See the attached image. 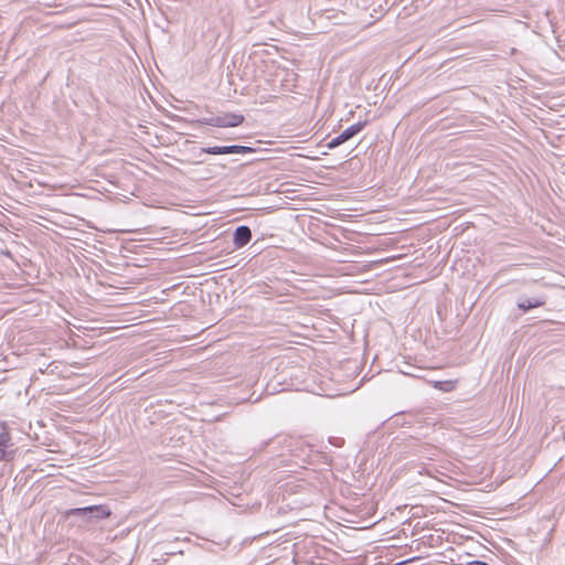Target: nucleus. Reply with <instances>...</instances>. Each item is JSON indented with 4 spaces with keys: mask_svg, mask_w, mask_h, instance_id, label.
Instances as JSON below:
<instances>
[{
    "mask_svg": "<svg viewBox=\"0 0 565 565\" xmlns=\"http://www.w3.org/2000/svg\"><path fill=\"white\" fill-rule=\"evenodd\" d=\"M111 514L110 509L106 504L87 505L83 508L68 509L64 512L65 518L76 516L84 522H96Z\"/></svg>",
    "mask_w": 565,
    "mask_h": 565,
    "instance_id": "obj_1",
    "label": "nucleus"
},
{
    "mask_svg": "<svg viewBox=\"0 0 565 565\" xmlns=\"http://www.w3.org/2000/svg\"><path fill=\"white\" fill-rule=\"evenodd\" d=\"M291 456L305 467L306 465L316 466L318 463L329 465L328 457L324 454L316 451L310 445L297 441L291 448Z\"/></svg>",
    "mask_w": 565,
    "mask_h": 565,
    "instance_id": "obj_2",
    "label": "nucleus"
},
{
    "mask_svg": "<svg viewBox=\"0 0 565 565\" xmlns=\"http://www.w3.org/2000/svg\"><path fill=\"white\" fill-rule=\"evenodd\" d=\"M405 452L419 459L434 460L439 456L440 450L433 444L411 436L405 443Z\"/></svg>",
    "mask_w": 565,
    "mask_h": 565,
    "instance_id": "obj_3",
    "label": "nucleus"
},
{
    "mask_svg": "<svg viewBox=\"0 0 565 565\" xmlns=\"http://www.w3.org/2000/svg\"><path fill=\"white\" fill-rule=\"evenodd\" d=\"M244 116L241 114H224L222 116H211L199 118L195 121L201 125H207L212 127H237L244 122Z\"/></svg>",
    "mask_w": 565,
    "mask_h": 565,
    "instance_id": "obj_4",
    "label": "nucleus"
},
{
    "mask_svg": "<svg viewBox=\"0 0 565 565\" xmlns=\"http://www.w3.org/2000/svg\"><path fill=\"white\" fill-rule=\"evenodd\" d=\"M15 452L10 428L6 422L0 420V461L13 460Z\"/></svg>",
    "mask_w": 565,
    "mask_h": 565,
    "instance_id": "obj_5",
    "label": "nucleus"
},
{
    "mask_svg": "<svg viewBox=\"0 0 565 565\" xmlns=\"http://www.w3.org/2000/svg\"><path fill=\"white\" fill-rule=\"evenodd\" d=\"M367 124H369L367 120H363V121H358V122L351 125L350 127L344 129L340 135L332 138L327 143V148L331 150V149L339 147L340 145H343L344 142L349 141L350 139L355 137L358 134H360L366 127Z\"/></svg>",
    "mask_w": 565,
    "mask_h": 565,
    "instance_id": "obj_6",
    "label": "nucleus"
},
{
    "mask_svg": "<svg viewBox=\"0 0 565 565\" xmlns=\"http://www.w3.org/2000/svg\"><path fill=\"white\" fill-rule=\"evenodd\" d=\"M252 239V231L247 225H239L233 233V244L236 249L243 248Z\"/></svg>",
    "mask_w": 565,
    "mask_h": 565,
    "instance_id": "obj_7",
    "label": "nucleus"
},
{
    "mask_svg": "<svg viewBox=\"0 0 565 565\" xmlns=\"http://www.w3.org/2000/svg\"><path fill=\"white\" fill-rule=\"evenodd\" d=\"M545 303H546V296L540 295V296H535L532 298L520 297L516 306L521 311L526 312L531 309L542 307Z\"/></svg>",
    "mask_w": 565,
    "mask_h": 565,
    "instance_id": "obj_8",
    "label": "nucleus"
},
{
    "mask_svg": "<svg viewBox=\"0 0 565 565\" xmlns=\"http://www.w3.org/2000/svg\"><path fill=\"white\" fill-rule=\"evenodd\" d=\"M201 152L207 154H235L234 145L231 146H212L201 148Z\"/></svg>",
    "mask_w": 565,
    "mask_h": 565,
    "instance_id": "obj_9",
    "label": "nucleus"
},
{
    "mask_svg": "<svg viewBox=\"0 0 565 565\" xmlns=\"http://www.w3.org/2000/svg\"><path fill=\"white\" fill-rule=\"evenodd\" d=\"M234 150H235V153H241V154L256 152L255 148L248 147V146H241V145H234Z\"/></svg>",
    "mask_w": 565,
    "mask_h": 565,
    "instance_id": "obj_10",
    "label": "nucleus"
},
{
    "mask_svg": "<svg viewBox=\"0 0 565 565\" xmlns=\"http://www.w3.org/2000/svg\"><path fill=\"white\" fill-rule=\"evenodd\" d=\"M330 443L334 445L335 447H341L343 445L342 438H330Z\"/></svg>",
    "mask_w": 565,
    "mask_h": 565,
    "instance_id": "obj_11",
    "label": "nucleus"
},
{
    "mask_svg": "<svg viewBox=\"0 0 565 565\" xmlns=\"http://www.w3.org/2000/svg\"><path fill=\"white\" fill-rule=\"evenodd\" d=\"M467 565H489L487 562H483V561H471L469 562Z\"/></svg>",
    "mask_w": 565,
    "mask_h": 565,
    "instance_id": "obj_12",
    "label": "nucleus"
}]
</instances>
